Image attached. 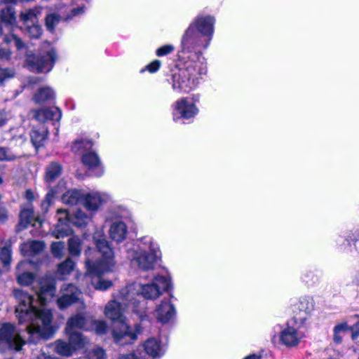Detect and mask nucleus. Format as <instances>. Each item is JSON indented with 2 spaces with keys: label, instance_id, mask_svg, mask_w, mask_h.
Here are the masks:
<instances>
[{
  "label": "nucleus",
  "instance_id": "1",
  "mask_svg": "<svg viewBox=\"0 0 359 359\" xmlns=\"http://www.w3.org/2000/svg\"><path fill=\"white\" fill-rule=\"evenodd\" d=\"M55 282L50 278H41L36 289V299L21 289L14 290V296L18 302L15 309L19 323H29L26 330L29 334V341L36 343L41 338L48 339L53 334L51 325L53 315L50 311L41 309L50 299L55 292Z\"/></svg>",
  "mask_w": 359,
  "mask_h": 359
},
{
  "label": "nucleus",
  "instance_id": "2",
  "mask_svg": "<svg viewBox=\"0 0 359 359\" xmlns=\"http://www.w3.org/2000/svg\"><path fill=\"white\" fill-rule=\"evenodd\" d=\"M134 290L133 286H126L115 294L113 299L105 306L104 313L107 318L117 323L112 330V335L114 341L119 345H125L133 343L137 339V335L142 329L140 324H135L130 327L124 320V314L130 311L137 314L140 320H147L146 314V303L139 302L140 309L135 302L132 300Z\"/></svg>",
  "mask_w": 359,
  "mask_h": 359
},
{
  "label": "nucleus",
  "instance_id": "3",
  "mask_svg": "<svg viewBox=\"0 0 359 359\" xmlns=\"http://www.w3.org/2000/svg\"><path fill=\"white\" fill-rule=\"evenodd\" d=\"M93 240L97 250L88 248L85 252L87 273L84 278L90 280L96 290H106L112 285V283L102 279L100 276L113 271L116 265L114 253L109 245L102 229L94 233Z\"/></svg>",
  "mask_w": 359,
  "mask_h": 359
},
{
  "label": "nucleus",
  "instance_id": "4",
  "mask_svg": "<svg viewBox=\"0 0 359 359\" xmlns=\"http://www.w3.org/2000/svg\"><path fill=\"white\" fill-rule=\"evenodd\" d=\"M215 18L210 15H198L189 24L181 39V53H197L210 44L215 32Z\"/></svg>",
  "mask_w": 359,
  "mask_h": 359
},
{
  "label": "nucleus",
  "instance_id": "5",
  "mask_svg": "<svg viewBox=\"0 0 359 359\" xmlns=\"http://www.w3.org/2000/svg\"><path fill=\"white\" fill-rule=\"evenodd\" d=\"M189 54L183 67L174 72L169 80L173 91L177 93H189L196 89L201 76L207 73L205 59L200 54Z\"/></svg>",
  "mask_w": 359,
  "mask_h": 359
},
{
  "label": "nucleus",
  "instance_id": "6",
  "mask_svg": "<svg viewBox=\"0 0 359 359\" xmlns=\"http://www.w3.org/2000/svg\"><path fill=\"white\" fill-rule=\"evenodd\" d=\"M126 253L131 265L143 271L153 269L161 255L158 243L148 236L137 239Z\"/></svg>",
  "mask_w": 359,
  "mask_h": 359
},
{
  "label": "nucleus",
  "instance_id": "7",
  "mask_svg": "<svg viewBox=\"0 0 359 359\" xmlns=\"http://www.w3.org/2000/svg\"><path fill=\"white\" fill-rule=\"evenodd\" d=\"M93 216L90 212L86 213L80 209L76 210L73 215H70L66 210L58 209L57 223L52 233L56 238L68 236L72 233V224L79 227L86 226Z\"/></svg>",
  "mask_w": 359,
  "mask_h": 359
},
{
  "label": "nucleus",
  "instance_id": "8",
  "mask_svg": "<svg viewBox=\"0 0 359 359\" xmlns=\"http://www.w3.org/2000/svg\"><path fill=\"white\" fill-rule=\"evenodd\" d=\"M127 286H133L134 290L132 292L133 297L131 299L140 309L139 302H144L147 304L144 300L140 301L137 299L140 295L147 299H155L159 297L163 292L168 291L172 287V283L168 276L159 275L155 276L150 283H135Z\"/></svg>",
  "mask_w": 359,
  "mask_h": 359
},
{
  "label": "nucleus",
  "instance_id": "9",
  "mask_svg": "<svg viewBox=\"0 0 359 359\" xmlns=\"http://www.w3.org/2000/svg\"><path fill=\"white\" fill-rule=\"evenodd\" d=\"M57 60L55 49L47 43L38 55H28L26 58L27 67L33 72L47 73L53 67Z\"/></svg>",
  "mask_w": 359,
  "mask_h": 359
},
{
  "label": "nucleus",
  "instance_id": "10",
  "mask_svg": "<svg viewBox=\"0 0 359 359\" xmlns=\"http://www.w3.org/2000/svg\"><path fill=\"white\" fill-rule=\"evenodd\" d=\"M26 344L20 335V330L13 324L4 323L0 327V349L19 351Z\"/></svg>",
  "mask_w": 359,
  "mask_h": 359
},
{
  "label": "nucleus",
  "instance_id": "11",
  "mask_svg": "<svg viewBox=\"0 0 359 359\" xmlns=\"http://www.w3.org/2000/svg\"><path fill=\"white\" fill-rule=\"evenodd\" d=\"M62 167L57 162H51L49 163L46 169L44 174V182L49 187V191L47 193L45 199L41 203V208L47 212L48 207L52 203L54 196L59 192L57 188L51 187V184L55 182L62 174Z\"/></svg>",
  "mask_w": 359,
  "mask_h": 359
},
{
  "label": "nucleus",
  "instance_id": "12",
  "mask_svg": "<svg viewBox=\"0 0 359 359\" xmlns=\"http://www.w3.org/2000/svg\"><path fill=\"white\" fill-rule=\"evenodd\" d=\"M199 112L197 106L189 101L187 97H182L177 100L173 107V120L177 121L180 118L189 120L196 116Z\"/></svg>",
  "mask_w": 359,
  "mask_h": 359
},
{
  "label": "nucleus",
  "instance_id": "13",
  "mask_svg": "<svg viewBox=\"0 0 359 359\" xmlns=\"http://www.w3.org/2000/svg\"><path fill=\"white\" fill-rule=\"evenodd\" d=\"M111 196L106 192L93 191L83 194L82 205L93 215H94L102 205L111 201Z\"/></svg>",
  "mask_w": 359,
  "mask_h": 359
},
{
  "label": "nucleus",
  "instance_id": "14",
  "mask_svg": "<svg viewBox=\"0 0 359 359\" xmlns=\"http://www.w3.org/2000/svg\"><path fill=\"white\" fill-rule=\"evenodd\" d=\"M61 296L57 299V306L64 309L80 299V290L72 283L64 284L60 289Z\"/></svg>",
  "mask_w": 359,
  "mask_h": 359
},
{
  "label": "nucleus",
  "instance_id": "15",
  "mask_svg": "<svg viewBox=\"0 0 359 359\" xmlns=\"http://www.w3.org/2000/svg\"><path fill=\"white\" fill-rule=\"evenodd\" d=\"M29 114L32 118L41 123L48 121H59L62 117L61 110L56 107L32 110Z\"/></svg>",
  "mask_w": 359,
  "mask_h": 359
},
{
  "label": "nucleus",
  "instance_id": "16",
  "mask_svg": "<svg viewBox=\"0 0 359 359\" xmlns=\"http://www.w3.org/2000/svg\"><path fill=\"white\" fill-rule=\"evenodd\" d=\"M84 13V7H78L71 9V14H66V11H62L60 9V14L51 13L46 18V26L47 29L52 32L55 27L60 22L62 19L69 20L74 16L79 15Z\"/></svg>",
  "mask_w": 359,
  "mask_h": 359
},
{
  "label": "nucleus",
  "instance_id": "17",
  "mask_svg": "<svg viewBox=\"0 0 359 359\" xmlns=\"http://www.w3.org/2000/svg\"><path fill=\"white\" fill-rule=\"evenodd\" d=\"M175 315V309L174 305L168 299L162 301L156 310V318L161 323H167Z\"/></svg>",
  "mask_w": 359,
  "mask_h": 359
},
{
  "label": "nucleus",
  "instance_id": "18",
  "mask_svg": "<svg viewBox=\"0 0 359 359\" xmlns=\"http://www.w3.org/2000/svg\"><path fill=\"white\" fill-rule=\"evenodd\" d=\"M304 334L293 327L287 326L280 334L281 341L287 346L297 345L300 340L304 337Z\"/></svg>",
  "mask_w": 359,
  "mask_h": 359
},
{
  "label": "nucleus",
  "instance_id": "19",
  "mask_svg": "<svg viewBox=\"0 0 359 359\" xmlns=\"http://www.w3.org/2000/svg\"><path fill=\"white\" fill-rule=\"evenodd\" d=\"M66 334L68 335V340L74 353L78 351L86 348L90 344V340L81 332H70Z\"/></svg>",
  "mask_w": 359,
  "mask_h": 359
},
{
  "label": "nucleus",
  "instance_id": "20",
  "mask_svg": "<svg viewBox=\"0 0 359 359\" xmlns=\"http://www.w3.org/2000/svg\"><path fill=\"white\" fill-rule=\"evenodd\" d=\"M127 233V226L123 222H114L109 229L110 238L117 243H121L124 241L126 238Z\"/></svg>",
  "mask_w": 359,
  "mask_h": 359
},
{
  "label": "nucleus",
  "instance_id": "21",
  "mask_svg": "<svg viewBox=\"0 0 359 359\" xmlns=\"http://www.w3.org/2000/svg\"><path fill=\"white\" fill-rule=\"evenodd\" d=\"M144 349L147 355L152 358L161 357L163 354V349L161 341L156 338L148 339L143 344Z\"/></svg>",
  "mask_w": 359,
  "mask_h": 359
},
{
  "label": "nucleus",
  "instance_id": "22",
  "mask_svg": "<svg viewBox=\"0 0 359 359\" xmlns=\"http://www.w3.org/2000/svg\"><path fill=\"white\" fill-rule=\"evenodd\" d=\"M28 224L33 226H41V220L39 217H36L32 208H28L23 209L20 215V225L26 227Z\"/></svg>",
  "mask_w": 359,
  "mask_h": 359
},
{
  "label": "nucleus",
  "instance_id": "23",
  "mask_svg": "<svg viewBox=\"0 0 359 359\" xmlns=\"http://www.w3.org/2000/svg\"><path fill=\"white\" fill-rule=\"evenodd\" d=\"M294 309H298L299 313H304V316L299 318L302 320L306 319V316L313 311L314 302L310 297H303L299 299L298 302L294 305Z\"/></svg>",
  "mask_w": 359,
  "mask_h": 359
},
{
  "label": "nucleus",
  "instance_id": "24",
  "mask_svg": "<svg viewBox=\"0 0 359 359\" xmlns=\"http://www.w3.org/2000/svg\"><path fill=\"white\" fill-rule=\"evenodd\" d=\"M86 323V317L81 314L78 313L69 318L65 327V333L74 332L76 329H83Z\"/></svg>",
  "mask_w": 359,
  "mask_h": 359
},
{
  "label": "nucleus",
  "instance_id": "25",
  "mask_svg": "<svg viewBox=\"0 0 359 359\" xmlns=\"http://www.w3.org/2000/svg\"><path fill=\"white\" fill-rule=\"evenodd\" d=\"M43 248L44 245L43 242L31 241L23 243L20 247V250L24 255L31 256L41 252Z\"/></svg>",
  "mask_w": 359,
  "mask_h": 359
},
{
  "label": "nucleus",
  "instance_id": "26",
  "mask_svg": "<svg viewBox=\"0 0 359 359\" xmlns=\"http://www.w3.org/2000/svg\"><path fill=\"white\" fill-rule=\"evenodd\" d=\"M53 345L55 353L61 356L68 358L74 354L69 341L57 339L53 343Z\"/></svg>",
  "mask_w": 359,
  "mask_h": 359
},
{
  "label": "nucleus",
  "instance_id": "27",
  "mask_svg": "<svg viewBox=\"0 0 359 359\" xmlns=\"http://www.w3.org/2000/svg\"><path fill=\"white\" fill-rule=\"evenodd\" d=\"M83 194L76 189L69 190L65 193L62 196V201L64 203L74 205L77 204L79 202L82 203V198Z\"/></svg>",
  "mask_w": 359,
  "mask_h": 359
},
{
  "label": "nucleus",
  "instance_id": "28",
  "mask_svg": "<svg viewBox=\"0 0 359 359\" xmlns=\"http://www.w3.org/2000/svg\"><path fill=\"white\" fill-rule=\"evenodd\" d=\"M31 141L36 148L43 145L48 137V130L44 127L37 130L33 129L31 132Z\"/></svg>",
  "mask_w": 359,
  "mask_h": 359
},
{
  "label": "nucleus",
  "instance_id": "29",
  "mask_svg": "<svg viewBox=\"0 0 359 359\" xmlns=\"http://www.w3.org/2000/svg\"><path fill=\"white\" fill-rule=\"evenodd\" d=\"M1 22L6 25L13 26L16 23L15 11L13 6H6L0 12Z\"/></svg>",
  "mask_w": 359,
  "mask_h": 359
},
{
  "label": "nucleus",
  "instance_id": "30",
  "mask_svg": "<svg viewBox=\"0 0 359 359\" xmlns=\"http://www.w3.org/2000/svg\"><path fill=\"white\" fill-rule=\"evenodd\" d=\"M40 10L37 8L25 11L20 13V18L23 23L27 26L37 22L38 15H40Z\"/></svg>",
  "mask_w": 359,
  "mask_h": 359
},
{
  "label": "nucleus",
  "instance_id": "31",
  "mask_svg": "<svg viewBox=\"0 0 359 359\" xmlns=\"http://www.w3.org/2000/svg\"><path fill=\"white\" fill-rule=\"evenodd\" d=\"M55 96L54 91L50 87L46 86L39 89L34 96L36 103H43L51 100Z\"/></svg>",
  "mask_w": 359,
  "mask_h": 359
},
{
  "label": "nucleus",
  "instance_id": "32",
  "mask_svg": "<svg viewBox=\"0 0 359 359\" xmlns=\"http://www.w3.org/2000/svg\"><path fill=\"white\" fill-rule=\"evenodd\" d=\"M83 163L90 169L99 168L101 163L98 156L94 152H88L83 154Z\"/></svg>",
  "mask_w": 359,
  "mask_h": 359
},
{
  "label": "nucleus",
  "instance_id": "33",
  "mask_svg": "<svg viewBox=\"0 0 359 359\" xmlns=\"http://www.w3.org/2000/svg\"><path fill=\"white\" fill-rule=\"evenodd\" d=\"M11 262V250L9 246L4 247L0 252V273L8 271Z\"/></svg>",
  "mask_w": 359,
  "mask_h": 359
},
{
  "label": "nucleus",
  "instance_id": "34",
  "mask_svg": "<svg viewBox=\"0 0 359 359\" xmlns=\"http://www.w3.org/2000/svg\"><path fill=\"white\" fill-rule=\"evenodd\" d=\"M93 145V142L89 140H79L74 142L72 149L76 154H82L92 148Z\"/></svg>",
  "mask_w": 359,
  "mask_h": 359
},
{
  "label": "nucleus",
  "instance_id": "35",
  "mask_svg": "<svg viewBox=\"0 0 359 359\" xmlns=\"http://www.w3.org/2000/svg\"><path fill=\"white\" fill-rule=\"evenodd\" d=\"M81 241L79 237L74 236L68 241L69 252L72 256H79L81 251Z\"/></svg>",
  "mask_w": 359,
  "mask_h": 359
},
{
  "label": "nucleus",
  "instance_id": "36",
  "mask_svg": "<svg viewBox=\"0 0 359 359\" xmlns=\"http://www.w3.org/2000/svg\"><path fill=\"white\" fill-rule=\"evenodd\" d=\"M92 329L97 334H104L108 330V325L105 320H92Z\"/></svg>",
  "mask_w": 359,
  "mask_h": 359
},
{
  "label": "nucleus",
  "instance_id": "37",
  "mask_svg": "<svg viewBox=\"0 0 359 359\" xmlns=\"http://www.w3.org/2000/svg\"><path fill=\"white\" fill-rule=\"evenodd\" d=\"M74 267V262L70 259L67 258L64 262L61 263L58 266V271L61 274H69Z\"/></svg>",
  "mask_w": 359,
  "mask_h": 359
},
{
  "label": "nucleus",
  "instance_id": "38",
  "mask_svg": "<svg viewBox=\"0 0 359 359\" xmlns=\"http://www.w3.org/2000/svg\"><path fill=\"white\" fill-rule=\"evenodd\" d=\"M34 279L33 273L29 272H24L18 275V283L21 285H28L31 284Z\"/></svg>",
  "mask_w": 359,
  "mask_h": 359
},
{
  "label": "nucleus",
  "instance_id": "39",
  "mask_svg": "<svg viewBox=\"0 0 359 359\" xmlns=\"http://www.w3.org/2000/svg\"><path fill=\"white\" fill-rule=\"evenodd\" d=\"M13 68H0V86L15 76Z\"/></svg>",
  "mask_w": 359,
  "mask_h": 359
},
{
  "label": "nucleus",
  "instance_id": "40",
  "mask_svg": "<svg viewBox=\"0 0 359 359\" xmlns=\"http://www.w3.org/2000/svg\"><path fill=\"white\" fill-rule=\"evenodd\" d=\"M27 32L30 37L37 39L42 32L41 27L37 22L26 26Z\"/></svg>",
  "mask_w": 359,
  "mask_h": 359
},
{
  "label": "nucleus",
  "instance_id": "41",
  "mask_svg": "<svg viewBox=\"0 0 359 359\" xmlns=\"http://www.w3.org/2000/svg\"><path fill=\"white\" fill-rule=\"evenodd\" d=\"M64 249L65 244L63 242H54L51 245V252L56 257L61 258L63 256Z\"/></svg>",
  "mask_w": 359,
  "mask_h": 359
},
{
  "label": "nucleus",
  "instance_id": "42",
  "mask_svg": "<svg viewBox=\"0 0 359 359\" xmlns=\"http://www.w3.org/2000/svg\"><path fill=\"white\" fill-rule=\"evenodd\" d=\"M88 359H105V352L100 347L93 348L87 355Z\"/></svg>",
  "mask_w": 359,
  "mask_h": 359
},
{
  "label": "nucleus",
  "instance_id": "43",
  "mask_svg": "<svg viewBox=\"0 0 359 359\" xmlns=\"http://www.w3.org/2000/svg\"><path fill=\"white\" fill-rule=\"evenodd\" d=\"M4 40L7 43H11L13 42L14 43V45L15 46V47L17 48V49L19 50L24 48V46H25L24 43L22 41V40L20 38H18L15 34H12L9 36H6Z\"/></svg>",
  "mask_w": 359,
  "mask_h": 359
},
{
  "label": "nucleus",
  "instance_id": "44",
  "mask_svg": "<svg viewBox=\"0 0 359 359\" xmlns=\"http://www.w3.org/2000/svg\"><path fill=\"white\" fill-rule=\"evenodd\" d=\"M174 49H175L174 46L171 44L164 45V46L158 48L156 50V54L158 57L165 56V55H167L172 53L174 51Z\"/></svg>",
  "mask_w": 359,
  "mask_h": 359
},
{
  "label": "nucleus",
  "instance_id": "45",
  "mask_svg": "<svg viewBox=\"0 0 359 359\" xmlns=\"http://www.w3.org/2000/svg\"><path fill=\"white\" fill-rule=\"evenodd\" d=\"M161 65V62L158 60H155L150 62L149 65L146 66V69L150 72V73H155L156 72L160 67Z\"/></svg>",
  "mask_w": 359,
  "mask_h": 359
},
{
  "label": "nucleus",
  "instance_id": "46",
  "mask_svg": "<svg viewBox=\"0 0 359 359\" xmlns=\"http://www.w3.org/2000/svg\"><path fill=\"white\" fill-rule=\"evenodd\" d=\"M118 359H145L144 358L140 353L133 352L127 354L120 355Z\"/></svg>",
  "mask_w": 359,
  "mask_h": 359
},
{
  "label": "nucleus",
  "instance_id": "47",
  "mask_svg": "<svg viewBox=\"0 0 359 359\" xmlns=\"http://www.w3.org/2000/svg\"><path fill=\"white\" fill-rule=\"evenodd\" d=\"M350 330L349 327L348 326L346 323H342L336 325L334 328V332L337 334H340L342 332H346Z\"/></svg>",
  "mask_w": 359,
  "mask_h": 359
},
{
  "label": "nucleus",
  "instance_id": "48",
  "mask_svg": "<svg viewBox=\"0 0 359 359\" xmlns=\"http://www.w3.org/2000/svg\"><path fill=\"white\" fill-rule=\"evenodd\" d=\"M11 57V52L4 48L0 47V60H8Z\"/></svg>",
  "mask_w": 359,
  "mask_h": 359
},
{
  "label": "nucleus",
  "instance_id": "49",
  "mask_svg": "<svg viewBox=\"0 0 359 359\" xmlns=\"http://www.w3.org/2000/svg\"><path fill=\"white\" fill-rule=\"evenodd\" d=\"M13 157L8 155L6 151L4 148L0 147V161H11Z\"/></svg>",
  "mask_w": 359,
  "mask_h": 359
},
{
  "label": "nucleus",
  "instance_id": "50",
  "mask_svg": "<svg viewBox=\"0 0 359 359\" xmlns=\"http://www.w3.org/2000/svg\"><path fill=\"white\" fill-rule=\"evenodd\" d=\"M25 198L28 201L32 202L35 199V194L32 190L28 189L25 192Z\"/></svg>",
  "mask_w": 359,
  "mask_h": 359
},
{
  "label": "nucleus",
  "instance_id": "51",
  "mask_svg": "<svg viewBox=\"0 0 359 359\" xmlns=\"http://www.w3.org/2000/svg\"><path fill=\"white\" fill-rule=\"evenodd\" d=\"M7 218L6 211L4 208H0V222H3Z\"/></svg>",
  "mask_w": 359,
  "mask_h": 359
},
{
  "label": "nucleus",
  "instance_id": "52",
  "mask_svg": "<svg viewBox=\"0 0 359 359\" xmlns=\"http://www.w3.org/2000/svg\"><path fill=\"white\" fill-rule=\"evenodd\" d=\"M355 329H357L358 331L353 332L352 331V339H356L359 335V321L355 325Z\"/></svg>",
  "mask_w": 359,
  "mask_h": 359
},
{
  "label": "nucleus",
  "instance_id": "53",
  "mask_svg": "<svg viewBox=\"0 0 359 359\" xmlns=\"http://www.w3.org/2000/svg\"><path fill=\"white\" fill-rule=\"evenodd\" d=\"M6 120V115L5 112L0 111V126L4 124Z\"/></svg>",
  "mask_w": 359,
  "mask_h": 359
},
{
  "label": "nucleus",
  "instance_id": "54",
  "mask_svg": "<svg viewBox=\"0 0 359 359\" xmlns=\"http://www.w3.org/2000/svg\"><path fill=\"white\" fill-rule=\"evenodd\" d=\"M29 264V262H21L20 263L18 264V266H17V269L18 271H20L22 268H25L27 265Z\"/></svg>",
  "mask_w": 359,
  "mask_h": 359
},
{
  "label": "nucleus",
  "instance_id": "55",
  "mask_svg": "<svg viewBox=\"0 0 359 359\" xmlns=\"http://www.w3.org/2000/svg\"><path fill=\"white\" fill-rule=\"evenodd\" d=\"M334 340L337 343H340L341 341V337L339 336V334L334 332Z\"/></svg>",
  "mask_w": 359,
  "mask_h": 359
},
{
  "label": "nucleus",
  "instance_id": "56",
  "mask_svg": "<svg viewBox=\"0 0 359 359\" xmlns=\"http://www.w3.org/2000/svg\"><path fill=\"white\" fill-rule=\"evenodd\" d=\"M243 359H261L260 357L256 354H251L250 355L246 356Z\"/></svg>",
  "mask_w": 359,
  "mask_h": 359
},
{
  "label": "nucleus",
  "instance_id": "57",
  "mask_svg": "<svg viewBox=\"0 0 359 359\" xmlns=\"http://www.w3.org/2000/svg\"><path fill=\"white\" fill-rule=\"evenodd\" d=\"M39 359H53L49 355H46L45 353H41V355L39 357Z\"/></svg>",
  "mask_w": 359,
  "mask_h": 359
},
{
  "label": "nucleus",
  "instance_id": "58",
  "mask_svg": "<svg viewBox=\"0 0 359 359\" xmlns=\"http://www.w3.org/2000/svg\"><path fill=\"white\" fill-rule=\"evenodd\" d=\"M5 3L8 4H15L18 1V0H3Z\"/></svg>",
  "mask_w": 359,
  "mask_h": 359
},
{
  "label": "nucleus",
  "instance_id": "59",
  "mask_svg": "<svg viewBox=\"0 0 359 359\" xmlns=\"http://www.w3.org/2000/svg\"><path fill=\"white\" fill-rule=\"evenodd\" d=\"M193 100L195 101V102H198V100H199V95H194L193 97Z\"/></svg>",
  "mask_w": 359,
  "mask_h": 359
},
{
  "label": "nucleus",
  "instance_id": "60",
  "mask_svg": "<svg viewBox=\"0 0 359 359\" xmlns=\"http://www.w3.org/2000/svg\"><path fill=\"white\" fill-rule=\"evenodd\" d=\"M337 242L339 243V244H340V245H343V243H342V242H341V238H339V239L337 240Z\"/></svg>",
  "mask_w": 359,
  "mask_h": 359
},
{
  "label": "nucleus",
  "instance_id": "61",
  "mask_svg": "<svg viewBox=\"0 0 359 359\" xmlns=\"http://www.w3.org/2000/svg\"><path fill=\"white\" fill-rule=\"evenodd\" d=\"M60 185H64V182L63 181H60L58 184V186H60Z\"/></svg>",
  "mask_w": 359,
  "mask_h": 359
},
{
  "label": "nucleus",
  "instance_id": "62",
  "mask_svg": "<svg viewBox=\"0 0 359 359\" xmlns=\"http://www.w3.org/2000/svg\"><path fill=\"white\" fill-rule=\"evenodd\" d=\"M1 183H2V179H1V177H0V184H1Z\"/></svg>",
  "mask_w": 359,
  "mask_h": 359
}]
</instances>
